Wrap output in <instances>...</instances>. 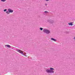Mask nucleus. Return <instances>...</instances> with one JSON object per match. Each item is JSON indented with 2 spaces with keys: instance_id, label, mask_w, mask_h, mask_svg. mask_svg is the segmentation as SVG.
I'll return each mask as SVG.
<instances>
[{
  "instance_id": "1",
  "label": "nucleus",
  "mask_w": 75,
  "mask_h": 75,
  "mask_svg": "<svg viewBox=\"0 0 75 75\" xmlns=\"http://www.w3.org/2000/svg\"><path fill=\"white\" fill-rule=\"evenodd\" d=\"M54 69L52 68H50V70L47 69L46 70V71L47 72V73H54Z\"/></svg>"
},
{
  "instance_id": "2",
  "label": "nucleus",
  "mask_w": 75,
  "mask_h": 75,
  "mask_svg": "<svg viewBox=\"0 0 75 75\" xmlns=\"http://www.w3.org/2000/svg\"><path fill=\"white\" fill-rule=\"evenodd\" d=\"M43 31L44 33H46L47 34H48L50 33V31L49 30L45 29L43 30Z\"/></svg>"
},
{
  "instance_id": "3",
  "label": "nucleus",
  "mask_w": 75,
  "mask_h": 75,
  "mask_svg": "<svg viewBox=\"0 0 75 75\" xmlns=\"http://www.w3.org/2000/svg\"><path fill=\"white\" fill-rule=\"evenodd\" d=\"M17 51H18V52H19L20 53H21L22 54H23V51H21V50H17Z\"/></svg>"
},
{
  "instance_id": "4",
  "label": "nucleus",
  "mask_w": 75,
  "mask_h": 75,
  "mask_svg": "<svg viewBox=\"0 0 75 75\" xmlns=\"http://www.w3.org/2000/svg\"><path fill=\"white\" fill-rule=\"evenodd\" d=\"M8 11L9 13H13V10H11V9H8Z\"/></svg>"
},
{
  "instance_id": "5",
  "label": "nucleus",
  "mask_w": 75,
  "mask_h": 75,
  "mask_svg": "<svg viewBox=\"0 0 75 75\" xmlns=\"http://www.w3.org/2000/svg\"><path fill=\"white\" fill-rule=\"evenodd\" d=\"M51 40H52L53 41H57V40L52 38H51Z\"/></svg>"
},
{
  "instance_id": "6",
  "label": "nucleus",
  "mask_w": 75,
  "mask_h": 75,
  "mask_svg": "<svg viewBox=\"0 0 75 75\" xmlns=\"http://www.w3.org/2000/svg\"><path fill=\"white\" fill-rule=\"evenodd\" d=\"M5 46L7 47H8V48H10V47H11V46L9 45H5Z\"/></svg>"
},
{
  "instance_id": "7",
  "label": "nucleus",
  "mask_w": 75,
  "mask_h": 75,
  "mask_svg": "<svg viewBox=\"0 0 75 75\" xmlns=\"http://www.w3.org/2000/svg\"><path fill=\"white\" fill-rule=\"evenodd\" d=\"M68 24L70 25H72V23H69Z\"/></svg>"
},
{
  "instance_id": "8",
  "label": "nucleus",
  "mask_w": 75,
  "mask_h": 75,
  "mask_svg": "<svg viewBox=\"0 0 75 75\" xmlns=\"http://www.w3.org/2000/svg\"><path fill=\"white\" fill-rule=\"evenodd\" d=\"M6 1V0H1V1H3V2Z\"/></svg>"
},
{
  "instance_id": "9",
  "label": "nucleus",
  "mask_w": 75,
  "mask_h": 75,
  "mask_svg": "<svg viewBox=\"0 0 75 75\" xmlns=\"http://www.w3.org/2000/svg\"><path fill=\"white\" fill-rule=\"evenodd\" d=\"M9 13L10 12H9V11H6V13H7V14H9Z\"/></svg>"
},
{
  "instance_id": "10",
  "label": "nucleus",
  "mask_w": 75,
  "mask_h": 75,
  "mask_svg": "<svg viewBox=\"0 0 75 75\" xmlns=\"http://www.w3.org/2000/svg\"><path fill=\"white\" fill-rule=\"evenodd\" d=\"M40 30H43V28H40Z\"/></svg>"
},
{
  "instance_id": "11",
  "label": "nucleus",
  "mask_w": 75,
  "mask_h": 75,
  "mask_svg": "<svg viewBox=\"0 0 75 75\" xmlns=\"http://www.w3.org/2000/svg\"><path fill=\"white\" fill-rule=\"evenodd\" d=\"M45 13H48V12L47 11H45Z\"/></svg>"
},
{
  "instance_id": "12",
  "label": "nucleus",
  "mask_w": 75,
  "mask_h": 75,
  "mask_svg": "<svg viewBox=\"0 0 75 75\" xmlns=\"http://www.w3.org/2000/svg\"><path fill=\"white\" fill-rule=\"evenodd\" d=\"M7 11V10H6V9H5L4 10V11Z\"/></svg>"
},
{
  "instance_id": "13",
  "label": "nucleus",
  "mask_w": 75,
  "mask_h": 75,
  "mask_svg": "<svg viewBox=\"0 0 75 75\" xmlns=\"http://www.w3.org/2000/svg\"><path fill=\"white\" fill-rule=\"evenodd\" d=\"M74 39L75 40V37H74Z\"/></svg>"
},
{
  "instance_id": "14",
  "label": "nucleus",
  "mask_w": 75,
  "mask_h": 75,
  "mask_svg": "<svg viewBox=\"0 0 75 75\" xmlns=\"http://www.w3.org/2000/svg\"><path fill=\"white\" fill-rule=\"evenodd\" d=\"M46 1H49V0H46Z\"/></svg>"
},
{
  "instance_id": "15",
  "label": "nucleus",
  "mask_w": 75,
  "mask_h": 75,
  "mask_svg": "<svg viewBox=\"0 0 75 75\" xmlns=\"http://www.w3.org/2000/svg\"><path fill=\"white\" fill-rule=\"evenodd\" d=\"M46 5H47V4H46Z\"/></svg>"
}]
</instances>
